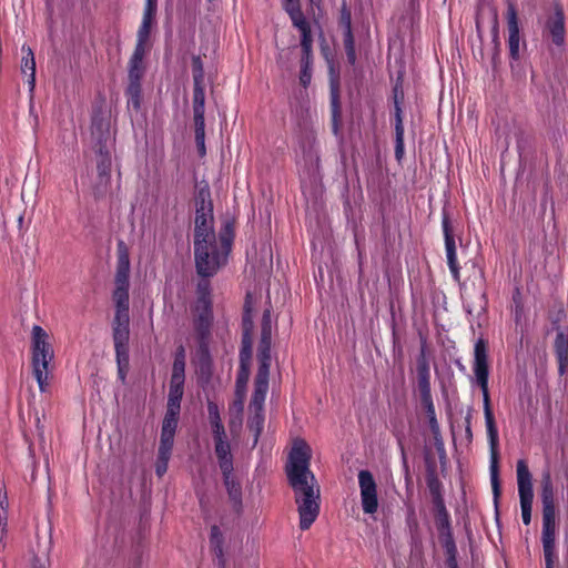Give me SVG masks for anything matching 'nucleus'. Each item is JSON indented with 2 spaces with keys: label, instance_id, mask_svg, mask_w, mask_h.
Listing matches in <instances>:
<instances>
[{
  "label": "nucleus",
  "instance_id": "obj_1",
  "mask_svg": "<svg viewBox=\"0 0 568 568\" xmlns=\"http://www.w3.org/2000/svg\"><path fill=\"white\" fill-rule=\"evenodd\" d=\"M311 449L304 440L294 444L286 468L300 514V528L308 529L320 513V488L310 469Z\"/></svg>",
  "mask_w": 568,
  "mask_h": 568
},
{
  "label": "nucleus",
  "instance_id": "obj_2",
  "mask_svg": "<svg viewBox=\"0 0 568 568\" xmlns=\"http://www.w3.org/2000/svg\"><path fill=\"white\" fill-rule=\"evenodd\" d=\"M475 362L474 373L476 376L477 384L483 392V404L484 415L487 435L489 439L491 460H490V483L494 494V500L497 503L500 496V483H499V470H498V457H497V445H498V430L495 423L494 414L490 408V397L488 390V361L486 343L483 339L477 341L474 349Z\"/></svg>",
  "mask_w": 568,
  "mask_h": 568
},
{
  "label": "nucleus",
  "instance_id": "obj_3",
  "mask_svg": "<svg viewBox=\"0 0 568 568\" xmlns=\"http://www.w3.org/2000/svg\"><path fill=\"white\" fill-rule=\"evenodd\" d=\"M234 239L233 225L226 222L219 233V241H194L196 272L202 277L213 276L225 264Z\"/></svg>",
  "mask_w": 568,
  "mask_h": 568
},
{
  "label": "nucleus",
  "instance_id": "obj_4",
  "mask_svg": "<svg viewBox=\"0 0 568 568\" xmlns=\"http://www.w3.org/2000/svg\"><path fill=\"white\" fill-rule=\"evenodd\" d=\"M272 344V317L267 308L263 312L261 323V339L258 344L257 358L258 369L254 382V392L250 403L251 412H263V406L268 389V376L271 366Z\"/></svg>",
  "mask_w": 568,
  "mask_h": 568
},
{
  "label": "nucleus",
  "instance_id": "obj_5",
  "mask_svg": "<svg viewBox=\"0 0 568 568\" xmlns=\"http://www.w3.org/2000/svg\"><path fill=\"white\" fill-rule=\"evenodd\" d=\"M54 351L49 334L38 326V387L49 393L53 383Z\"/></svg>",
  "mask_w": 568,
  "mask_h": 568
},
{
  "label": "nucleus",
  "instance_id": "obj_6",
  "mask_svg": "<svg viewBox=\"0 0 568 568\" xmlns=\"http://www.w3.org/2000/svg\"><path fill=\"white\" fill-rule=\"evenodd\" d=\"M542 530L541 532H556L555 490L549 471L542 474L541 479Z\"/></svg>",
  "mask_w": 568,
  "mask_h": 568
},
{
  "label": "nucleus",
  "instance_id": "obj_7",
  "mask_svg": "<svg viewBox=\"0 0 568 568\" xmlns=\"http://www.w3.org/2000/svg\"><path fill=\"white\" fill-rule=\"evenodd\" d=\"M362 508L365 514H375L378 508L377 485L373 474L363 469L358 473Z\"/></svg>",
  "mask_w": 568,
  "mask_h": 568
},
{
  "label": "nucleus",
  "instance_id": "obj_8",
  "mask_svg": "<svg viewBox=\"0 0 568 568\" xmlns=\"http://www.w3.org/2000/svg\"><path fill=\"white\" fill-rule=\"evenodd\" d=\"M197 314L194 318V327L197 334L200 344L203 345L210 335L212 324V308L210 298L199 296L196 305Z\"/></svg>",
  "mask_w": 568,
  "mask_h": 568
},
{
  "label": "nucleus",
  "instance_id": "obj_9",
  "mask_svg": "<svg viewBox=\"0 0 568 568\" xmlns=\"http://www.w3.org/2000/svg\"><path fill=\"white\" fill-rule=\"evenodd\" d=\"M507 27H508V47L511 59L517 60L519 58V26L517 18V10L514 3L508 2L507 7Z\"/></svg>",
  "mask_w": 568,
  "mask_h": 568
},
{
  "label": "nucleus",
  "instance_id": "obj_10",
  "mask_svg": "<svg viewBox=\"0 0 568 568\" xmlns=\"http://www.w3.org/2000/svg\"><path fill=\"white\" fill-rule=\"evenodd\" d=\"M130 277V257L126 245L123 241L118 243L116 247V272L114 284L120 287H129Z\"/></svg>",
  "mask_w": 568,
  "mask_h": 568
},
{
  "label": "nucleus",
  "instance_id": "obj_11",
  "mask_svg": "<svg viewBox=\"0 0 568 568\" xmlns=\"http://www.w3.org/2000/svg\"><path fill=\"white\" fill-rule=\"evenodd\" d=\"M443 231L445 236V248L449 270L455 281H459V265L456 256V244L453 235V230L447 216L443 219Z\"/></svg>",
  "mask_w": 568,
  "mask_h": 568
},
{
  "label": "nucleus",
  "instance_id": "obj_12",
  "mask_svg": "<svg viewBox=\"0 0 568 568\" xmlns=\"http://www.w3.org/2000/svg\"><path fill=\"white\" fill-rule=\"evenodd\" d=\"M546 30L554 44L560 47L565 43V14L560 6L555 7V13L549 17L546 23Z\"/></svg>",
  "mask_w": 568,
  "mask_h": 568
},
{
  "label": "nucleus",
  "instance_id": "obj_13",
  "mask_svg": "<svg viewBox=\"0 0 568 568\" xmlns=\"http://www.w3.org/2000/svg\"><path fill=\"white\" fill-rule=\"evenodd\" d=\"M517 484L520 503L532 501V478L528 466L524 459L517 462Z\"/></svg>",
  "mask_w": 568,
  "mask_h": 568
},
{
  "label": "nucleus",
  "instance_id": "obj_14",
  "mask_svg": "<svg viewBox=\"0 0 568 568\" xmlns=\"http://www.w3.org/2000/svg\"><path fill=\"white\" fill-rule=\"evenodd\" d=\"M211 242L216 240L213 229V214H195L194 219V241Z\"/></svg>",
  "mask_w": 568,
  "mask_h": 568
},
{
  "label": "nucleus",
  "instance_id": "obj_15",
  "mask_svg": "<svg viewBox=\"0 0 568 568\" xmlns=\"http://www.w3.org/2000/svg\"><path fill=\"white\" fill-rule=\"evenodd\" d=\"M554 352L558 363L559 375H568V336L561 331L556 335Z\"/></svg>",
  "mask_w": 568,
  "mask_h": 568
},
{
  "label": "nucleus",
  "instance_id": "obj_16",
  "mask_svg": "<svg viewBox=\"0 0 568 568\" xmlns=\"http://www.w3.org/2000/svg\"><path fill=\"white\" fill-rule=\"evenodd\" d=\"M214 440V452L217 458L219 467L222 473H227L229 470H233V456L231 453V445L225 438H216Z\"/></svg>",
  "mask_w": 568,
  "mask_h": 568
},
{
  "label": "nucleus",
  "instance_id": "obj_17",
  "mask_svg": "<svg viewBox=\"0 0 568 568\" xmlns=\"http://www.w3.org/2000/svg\"><path fill=\"white\" fill-rule=\"evenodd\" d=\"M417 386L420 399L432 397L429 364L424 354L417 359Z\"/></svg>",
  "mask_w": 568,
  "mask_h": 568
},
{
  "label": "nucleus",
  "instance_id": "obj_18",
  "mask_svg": "<svg viewBox=\"0 0 568 568\" xmlns=\"http://www.w3.org/2000/svg\"><path fill=\"white\" fill-rule=\"evenodd\" d=\"M92 136L97 141V150L101 145L108 148V143L111 140L110 124L100 115H93L92 118Z\"/></svg>",
  "mask_w": 568,
  "mask_h": 568
},
{
  "label": "nucleus",
  "instance_id": "obj_19",
  "mask_svg": "<svg viewBox=\"0 0 568 568\" xmlns=\"http://www.w3.org/2000/svg\"><path fill=\"white\" fill-rule=\"evenodd\" d=\"M394 115H395V156L400 160L404 155V124L402 116V108L397 95H395L394 103Z\"/></svg>",
  "mask_w": 568,
  "mask_h": 568
},
{
  "label": "nucleus",
  "instance_id": "obj_20",
  "mask_svg": "<svg viewBox=\"0 0 568 568\" xmlns=\"http://www.w3.org/2000/svg\"><path fill=\"white\" fill-rule=\"evenodd\" d=\"M223 481L233 507L240 510L242 506V487L240 481L234 477L233 470L222 473Z\"/></svg>",
  "mask_w": 568,
  "mask_h": 568
},
{
  "label": "nucleus",
  "instance_id": "obj_21",
  "mask_svg": "<svg viewBox=\"0 0 568 568\" xmlns=\"http://www.w3.org/2000/svg\"><path fill=\"white\" fill-rule=\"evenodd\" d=\"M331 112H332V131L334 135H338L341 125V103L338 81L331 80Z\"/></svg>",
  "mask_w": 568,
  "mask_h": 568
},
{
  "label": "nucleus",
  "instance_id": "obj_22",
  "mask_svg": "<svg viewBox=\"0 0 568 568\" xmlns=\"http://www.w3.org/2000/svg\"><path fill=\"white\" fill-rule=\"evenodd\" d=\"M22 63H21V72L26 75L27 82L29 84L30 92L34 89L36 81V58L31 47H22Z\"/></svg>",
  "mask_w": 568,
  "mask_h": 568
},
{
  "label": "nucleus",
  "instance_id": "obj_23",
  "mask_svg": "<svg viewBox=\"0 0 568 568\" xmlns=\"http://www.w3.org/2000/svg\"><path fill=\"white\" fill-rule=\"evenodd\" d=\"M183 392H184V379L171 377L168 405H166L168 410L180 412Z\"/></svg>",
  "mask_w": 568,
  "mask_h": 568
},
{
  "label": "nucleus",
  "instance_id": "obj_24",
  "mask_svg": "<svg viewBox=\"0 0 568 568\" xmlns=\"http://www.w3.org/2000/svg\"><path fill=\"white\" fill-rule=\"evenodd\" d=\"M207 413H209V422H210L213 439L225 438L227 435H226L224 425L221 419L220 409H219L217 404H215L214 402H209L207 403Z\"/></svg>",
  "mask_w": 568,
  "mask_h": 568
},
{
  "label": "nucleus",
  "instance_id": "obj_25",
  "mask_svg": "<svg viewBox=\"0 0 568 568\" xmlns=\"http://www.w3.org/2000/svg\"><path fill=\"white\" fill-rule=\"evenodd\" d=\"M193 115L194 123L205 122V92L204 84H193Z\"/></svg>",
  "mask_w": 568,
  "mask_h": 568
},
{
  "label": "nucleus",
  "instance_id": "obj_26",
  "mask_svg": "<svg viewBox=\"0 0 568 568\" xmlns=\"http://www.w3.org/2000/svg\"><path fill=\"white\" fill-rule=\"evenodd\" d=\"M292 24L296 29H298V31L301 32L302 53H312L313 36H312L311 26L307 22V20L305 19V17L300 18V19H294V21H292Z\"/></svg>",
  "mask_w": 568,
  "mask_h": 568
},
{
  "label": "nucleus",
  "instance_id": "obj_27",
  "mask_svg": "<svg viewBox=\"0 0 568 568\" xmlns=\"http://www.w3.org/2000/svg\"><path fill=\"white\" fill-rule=\"evenodd\" d=\"M541 542L545 556L546 568H554L557 560L556 532H541Z\"/></svg>",
  "mask_w": 568,
  "mask_h": 568
},
{
  "label": "nucleus",
  "instance_id": "obj_28",
  "mask_svg": "<svg viewBox=\"0 0 568 568\" xmlns=\"http://www.w3.org/2000/svg\"><path fill=\"white\" fill-rule=\"evenodd\" d=\"M97 169L99 178H108L112 172V162L109 148L101 145L97 150Z\"/></svg>",
  "mask_w": 568,
  "mask_h": 568
},
{
  "label": "nucleus",
  "instance_id": "obj_29",
  "mask_svg": "<svg viewBox=\"0 0 568 568\" xmlns=\"http://www.w3.org/2000/svg\"><path fill=\"white\" fill-rule=\"evenodd\" d=\"M115 355L129 354V327H112Z\"/></svg>",
  "mask_w": 568,
  "mask_h": 568
},
{
  "label": "nucleus",
  "instance_id": "obj_30",
  "mask_svg": "<svg viewBox=\"0 0 568 568\" xmlns=\"http://www.w3.org/2000/svg\"><path fill=\"white\" fill-rule=\"evenodd\" d=\"M210 545L214 556L219 560V567L222 568L224 566L223 535L216 525L211 527Z\"/></svg>",
  "mask_w": 568,
  "mask_h": 568
},
{
  "label": "nucleus",
  "instance_id": "obj_31",
  "mask_svg": "<svg viewBox=\"0 0 568 568\" xmlns=\"http://www.w3.org/2000/svg\"><path fill=\"white\" fill-rule=\"evenodd\" d=\"M250 377L248 366L242 365L236 378V396H239V410H243L245 389Z\"/></svg>",
  "mask_w": 568,
  "mask_h": 568
},
{
  "label": "nucleus",
  "instance_id": "obj_32",
  "mask_svg": "<svg viewBox=\"0 0 568 568\" xmlns=\"http://www.w3.org/2000/svg\"><path fill=\"white\" fill-rule=\"evenodd\" d=\"M300 64V83L307 88L312 80L313 53H302Z\"/></svg>",
  "mask_w": 568,
  "mask_h": 568
},
{
  "label": "nucleus",
  "instance_id": "obj_33",
  "mask_svg": "<svg viewBox=\"0 0 568 568\" xmlns=\"http://www.w3.org/2000/svg\"><path fill=\"white\" fill-rule=\"evenodd\" d=\"M264 414L263 412H251V416L247 420V427L253 433L254 439L253 445L255 446L258 442L260 435L263 430Z\"/></svg>",
  "mask_w": 568,
  "mask_h": 568
},
{
  "label": "nucleus",
  "instance_id": "obj_34",
  "mask_svg": "<svg viewBox=\"0 0 568 568\" xmlns=\"http://www.w3.org/2000/svg\"><path fill=\"white\" fill-rule=\"evenodd\" d=\"M125 95L128 98L129 110L139 112L141 110V102H142L141 85H128L126 90H125Z\"/></svg>",
  "mask_w": 568,
  "mask_h": 568
},
{
  "label": "nucleus",
  "instance_id": "obj_35",
  "mask_svg": "<svg viewBox=\"0 0 568 568\" xmlns=\"http://www.w3.org/2000/svg\"><path fill=\"white\" fill-rule=\"evenodd\" d=\"M156 9L145 6L143 12V20L138 31V38L148 39L151 31V26L155 17Z\"/></svg>",
  "mask_w": 568,
  "mask_h": 568
},
{
  "label": "nucleus",
  "instance_id": "obj_36",
  "mask_svg": "<svg viewBox=\"0 0 568 568\" xmlns=\"http://www.w3.org/2000/svg\"><path fill=\"white\" fill-rule=\"evenodd\" d=\"M250 295H246V301L244 304V313L242 317V326H243V343L245 344L246 339L251 338V333L253 329V320L251 315V303L248 301Z\"/></svg>",
  "mask_w": 568,
  "mask_h": 568
},
{
  "label": "nucleus",
  "instance_id": "obj_37",
  "mask_svg": "<svg viewBox=\"0 0 568 568\" xmlns=\"http://www.w3.org/2000/svg\"><path fill=\"white\" fill-rule=\"evenodd\" d=\"M439 540L445 549L446 556L457 554V547L453 538L452 528L438 530Z\"/></svg>",
  "mask_w": 568,
  "mask_h": 568
},
{
  "label": "nucleus",
  "instance_id": "obj_38",
  "mask_svg": "<svg viewBox=\"0 0 568 568\" xmlns=\"http://www.w3.org/2000/svg\"><path fill=\"white\" fill-rule=\"evenodd\" d=\"M145 68L143 63L129 62V84L128 85H141V80L144 75Z\"/></svg>",
  "mask_w": 568,
  "mask_h": 568
},
{
  "label": "nucleus",
  "instance_id": "obj_39",
  "mask_svg": "<svg viewBox=\"0 0 568 568\" xmlns=\"http://www.w3.org/2000/svg\"><path fill=\"white\" fill-rule=\"evenodd\" d=\"M422 400V404L426 410V414L428 416V419H429V428L432 430L433 434H437L440 432V428H439V424L437 422V418H436V414H435V406H434V403H433V398H428L427 400L426 399H420Z\"/></svg>",
  "mask_w": 568,
  "mask_h": 568
},
{
  "label": "nucleus",
  "instance_id": "obj_40",
  "mask_svg": "<svg viewBox=\"0 0 568 568\" xmlns=\"http://www.w3.org/2000/svg\"><path fill=\"white\" fill-rule=\"evenodd\" d=\"M310 146L308 150H304V159L305 161L310 162L312 165V171L308 172L310 175H315L317 173L318 169V156L316 154V151L314 150V143H315V136L311 135L308 136Z\"/></svg>",
  "mask_w": 568,
  "mask_h": 568
},
{
  "label": "nucleus",
  "instance_id": "obj_41",
  "mask_svg": "<svg viewBox=\"0 0 568 568\" xmlns=\"http://www.w3.org/2000/svg\"><path fill=\"white\" fill-rule=\"evenodd\" d=\"M184 371H185L184 348L180 347V349L176 353L175 358H174L171 377L185 379Z\"/></svg>",
  "mask_w": 568,
  "mask_h": 568
},
{
  "label": "nucleus",
  "instance_id": "obj_42",
  "mask_svg": "<svg viewBox=\"0 0 568 568\" xmlns=\"http://www.w3.org/2000/svg\"><path fill=\"white\" fill-rule=\"evenodd\" d=\"M180 412L168 410L163 418L161 432L175 434L178 427Z\"/></svg>",
  "mask_w": 568,
  "mask_h": 568
},
{
  "label": "nucleus",
  "instance_id": "obj_43",
  "mask_svg": "<svg viewBox=\"0 0 568 568\" xmlns=\"http://www.w3.org/2000/svg\"><path fill=\"white\" fill-rule=\"evenodd\" d=\"M195 144L200 156H204L205 150V122L194 123Z\"/></svg>",
  "mask_w": 568,
  "mask_h": 568
},
{
  "label": "nucleus",
  "instance_id": "obj_44",
  "mask_svg": "<svg viewBox=\"0 0 568 568\" xmlns=\"http://www.w3.org/2000/svg\"><path fill=\"white\" fill-rule=\"evenodd\" d=\"M282 7L285 12L288 14L291 21L294 19L303 18L304 14L301 10L300 0H282Z\"/></svg>",
  "mask_w": 568,
  "mask_h": 568
},
{
  "label": "nucleus",
  "instance_id": "obj_45",
  "mask_svg": "<svg viewBox=\"0 0 568 568\" xmlns=\"http://www.w3.org/2000/svg\"><path fill=\"white\" fill-rule=\"evenodd\" d=\"M112 297L116 310L129 308V287L115 286Z\"/></svg>",
  "mask_w": 568,
  "mask_h": 568
},
{
  "label": "nucleus",
  "instance_id": "obj_46",
  "mask_svg": "<svg viewBox=\"0 0 568 568\" xmlns=\"http://www.w3.org/2000/svg\"><path fill=\"white\" fill-rule=\"evenodd\" d=\"M193 84H204V67L200 55L192 57Z\"/></svg>",
  "mask_w": 568,
  "mask_h": 568
},
{
  "label": "nucleus",
  "instance_id": "obj_47",
  "mask_svg": "<svg viewBox=\"0 0 568 568\" xmlns=\"http://www.w3.org/2000/svg\"><path fill=\"white\" fill-rule=\"evenodd\" d=\"M175 434L161 432L160 445L158 453L171 455Z\"/></svg>",
  "mask_w": 568,
  "mask_h": 568
},
{
  "label": "nucleus",
  "instance_id": "obj_48",
  "mask_svg": "<svg viewBox=\"0 0 568 568\" xmlns=\"http://www.w3.org/2000/svg\"><path fill=\"white\" fill-rule=\"evenodd\" d=\"M115 358L118 365V377L124 384L129 369V354H118L115 355Z\"/></svg>",
  "mask_w": 568,
  "mask_h": 568
},
{
  "label": "nucleus",
  "instance_id": "obj_49",
  "mask_svg": "<svg viewBox=\"0 0 568 568\" xmlns=\"http://www.w3.org/2000/svg\"><path fill=\"white\" fill-rule=\"evenodd\" d=\"M344 47L347 57V61L349 64H355L356 62V51H355V40L353 34H344Z\"/></svg>",
  "mask_w": 568,
  "mask_h": 568
},
{
  "label": "nucleus",
  "instance_id": "obj_50",
  "mask_svg": "<svg viewBox=\"0 0 568 568\" xmlns=\"http://www.w3.org/2000/svg\"><path fill=\"white\" fill-rule=\"evenodd\" d=\"M427 487L429 489L432 499L443 497V485L440 480L435 475H429L427 477Z\"/></svg>",
  "mask_w": 568,
  "mask_h": 568
},
{
  "label": "nucleus",
  "instance_id": "obj_51",
  "mask_svg": "<svg viewBox=\"0 0 568 568\" xmlns=\"http://www.w3.org/2000/svg\"><path fill=\"white\" fill-rule=\"evenodd\" d=\"M148 39L138 38V42L135 44L132 57L129 62L133 63H143V59L145 55V42Z\"/></svg>",
  "mask_w": 568,
  "mask_h": 568
},
{
  "label": "nucleus",
  "instance_id": "obj_52",
  "mask_svg": "<svg viewBox=\"0 0 568 568\" xmlns=\"http://www.w3.org/2000/svg\"><path fill=\"white\" fill-rule=\"evenodd\" d=\"M130 317L129 308H120L115 311L112 327H129Z\"/></svg>",
  "mask_w": 568,
  "mask_h": 568
},
{
  "label": "nucleus",
  "instance_id": "obj_53",
  "mask_svg": "<svg viewBox=\"0 0 568 568\" xmlns=\"http://www.w3.org/2000/svg\"><path fill=\"white\" fill-rule=\"evenodd\" d=\"M295 49H296V45H293L287 49H283L278 52L277 63L280 67H282V68L290 67V61L292 60V57L294 55Z\"/></svg>",
  "mask_w": 568,
  "mask_h": 568
},
{
  "label": "nucleus",
  "instance_id": "obj_54",
  "mask_svg": "<svg viewBox=\"0 0 568 568\" xmlns=\"http://www.w3.org/2000/svg\"><path fill=\"white\" fill-rule=\"evenodd\" d=\"M195 189H196L195 199L202 200V201H212L210 187H209L206 180H201L200 182H197L195 185Z\"/></svg>",
  "mask_w": 568,
  "mask_h": 568
},
{
  "label": "nucleus",
  "instance_id": "obj_55",
  "mask_svg": "<svg viewBox=\"0 0 568 568\" xmlns=\"http://www.w3.org/2000/svg\"><path fill=\"white\" fill-rule=\"evenodd\" d=\"M195 202V214L206 215L213 214L212 201H202L194 199Z\"/></svg>",
  "mask_w": 568,
  "mask_h": 568
},
{
  "label": "nucleus",
  "instance_id": "obj_56",
  "mask_svg": "<svg viewBox=\"0 0 568 568\" xmlns=\"http://www.w3.org/2000/svg\"><path fill=\"white\" fill-rule=\"evenodd\" d=\"M170 457H171V455H168V454L163 455V454L158 453L155 473L159 477H162L166 473Z\"/></svg>",
  "mask_w": 568,
  "mask_h": 568
},
{
  "label": "nucleus",
  "instance_id": "obj_57",
  "mask_svg": "<svg viewBox=\"0 0 568 568\" xmlns=\"http://www.w3.org/2000/svg\"><path fill=\"white\" fill-rule=\"evenodd\" d=\"M435 525L437 530L450 528V519L448 511L435 514Z\"/></svg>",
  "mask_w": 568,
  "mask_h": 568
},
{
  "label": "nucleus",
  "instance_id": "obj_58",
  "mask_svg": "<svg viewBox=\"0 0 568 568\" xmlns=\"http://www.w3.org/2000/svg\"><path fill=\"white\" fill-rule=\"evenodd\" d=\"M434 436V445H435V448L438 453V457L440 459V463H445L446 460V450H445V445H444V440L442 438V435H440V432L437 433V434H433Z\"/></svg>",
  "mask_w": 568,
  "mask_h": 568
},
{
  "label": "nucleus",
  "instance_id": "obj_59",
  "mask_svg": "<svg viewBox=\"0 0 568 568\" xmlns=\"http://www.w3.org/2000/svg\"><path fill=\"white\" fill-rule=\"evenodd\" d=\"M243 346H242V349H241V353H240V361H241V366L244 365V366H248V362L251 359V338L250 339H246L245 344L242 342Z\"/></svg>",
  "mask_w": 568,
  "mask_h": 568
},
{
  "label": "nucleus",
  "instance_id": "obj_60",
  "mask_svg": "<svg viewBox=\"0 0 568 568\" xmlns=\"http://www.w3.org/2000/svg\"><path fill=\"white\" fill-rule=\"evenodd\" d=\"M341 24L344 27V34H353V32H352L351 12L348 10H346V9H344L342 11Z\"/></svg>",
  "mask_w": 568,
  "mask_h": 568
},
{
  "label": "nucleus",
  "instance_id": "obj_61",
  "mask_svg": "<svg viewBox=\"0 0 568 568\" xmlns=\"http://www.w3.org/2000/svg\"><path fill=\"white\" fill-rule=\"evenodd\" d=\"M521 517L525 525H529L531 521V507L532 501L520 503Z\"/></svg>",
  "mask_w": 568,
  "mask_h": 568
},
{
  "label": "nucleus",
  "instance_id": "obj_62",
  "mask_svg": "<svg viewBox=\"0 0 568 568\" xmlns=\"http://www.w3.org/2000/svg\"><path fill=\"white\" fill-rule=\"evenodd\" d=\"M30 351H31V369H32V374L36 375V325H33L31 328Z\"/></svg>",
  "mask_w": 568,
  "mask_h": 568
},
{
  "label": "nucleus",
  "instance_id": "obj_63",
  "mask_svg": "<svg viewBox=\"0 0 568 568\" xmlns=\"http://www.w3.org/2000/svg\"><path fill=\"white\" fill-rule=\"evenodd\" d=\"M433 506H434V513L440 514L447 511L444 497L432 499Z\"/></svg>",
  "mask_w": 568,
  "mask_h": 568
},
{
  "label": "nucleus",
  "instance_id": "obj_64",
  "mask_svg": "<svg viewBox=\"0 0 568 568\" xmlns=\"http://www.w3.org/2000/svg\"><path fill=\"white\" fill-rule=\"evenodd\" d=\"M445 565H446V568H458L457 554L447 555Z\"/></svg>",
  "mask_w": 568,
  "mask_h": 568
}]
</instances>
